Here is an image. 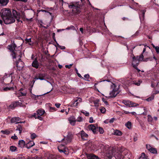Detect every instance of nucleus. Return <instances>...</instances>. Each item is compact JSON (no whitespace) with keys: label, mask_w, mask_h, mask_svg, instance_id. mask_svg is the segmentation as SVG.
<instances>
[{"label":"nucleus","mask_w":159,"mask_h":159,"mask_svg":"<svg viewBox=\"0 0 159 159\" xmlns=\"http://www.w3.org/2000/svg\"><path fill=\"white\" fill-rule=\"evenodd\" d=\"M36 134L34 133H33L31 135V138L32 139H34L36 138Z\"/></svg>","instance_id":"49530a36"},{"label":"nucleus","mask_w":159,"mask_h":159,"mask_svg":"<svg viewBox=\"0 0 159 159\" xmlns=\"http://www.w3.org/2000/svg\"><path fill=\"white\" fill-rule=\"evenodd\" d=\"M15 102L16 104V107H21L22 106V104L21 102H19L17 101H16Z\"/></svg>","instance_id":"f704fd0d"},{"label":"nucleus","mask_w":159,"mask_h":159,"mask_svg":"<svg viewBox=\"0 0 159 159\" xmlns=\"http://www.w3.org/2000/svg\"><path fill=\"white\" fill-rule=\"evenodd\" d=\"M131 123L130 122L128 121L125 124V126L129 129H130L131 127Z\"/></svg>","instance_id":"c756f323"},{"label":"nucleus","mask_w":159,"mask_h":159,"mask_svg":"<svg viewBox=\"0 0 159 159\" xmlns=\"http://www.w3.org/2000/svg\"><path fill=\"white\" fill-rule=\"evenodd\" d=\"M45 75L44 74H40L38 75V77H35V79L36 80L39 79L40 80H44V78Z\"/></svg>","instance_id":"412c9836"},{"label":"nucleus","mask_w":159,"mask_h":159,"mask_svg":"<svg viewBox=\"0 0 159 159\" xmlns=\"http://www.w3.org/2000/svg\"><path fill=\"white\" fill-rule=\"evenodd\" d=\"M32 66L33 67L35 68L36 69H37L39 68V65L36 58H35L32 62Z\"/></svg>","instance_id":"dca6fc26"},{"label":"nucleus","mask_w":159,"mask_h":159,"mask_svg":"<svg viewBox=\"0 0 159 159\" xmlns=\"http://www.w3.org/2000/svg\"><path fill=\"white\" fill-rule=\"evenodd\" d=\"M114 120L115 118H112L109 120V122H110V123H113L114 121Z\"/></svg>","instance_id":"5fc2aeb1"},{"label":"nucleus","mask_w":159,"mask_h":159,"mask_svg":"<svg viewBox=\"0 0 159 159\" xmlns=\"http://www.w3.org/2000/svg\"><path fill=\"white\" fill-rule=\"evenodd\" d=\"M80 30L82 34L83 33V29L82 28H80Z\"/></svg>","instance_id":"0e129e2a"},{"label":"nucleus","mask_w":159,"mask_h":159,"mask_svg":"<svg viewBox=\"0 0 159 159\" xmlns=\"http://www.w3.org/2000/svg\"><path fill=\"white\" fill-rule=\"evenodd\" d=\"M131 57L132 59V65L133 67L136 69L138 72H140V70L138 68L137 66L139 64V61L143 60V55L142 54L140 56H137L135 57L133 54H132L131 56Z\"/></svg>","instance_id":"f03ea898"},{"label":"nucleus","mask_w":159,"mask_h":159,"mask_svg":"<svg viewBox=\"0 0 159 159\" xmlns=\"http://www.w3.org/2000/svg\"><path fill=\"white\" fill-rule=\"evenodd\" d=\"M82 99L81 98H78V99L77 100H75L74 101V102H76L77 101H79V102H82Z\"/></svg>","instance_id":"3c124183"},{"label":"nucleus","mask_w":159,"mask_h":159,"mask_svg":"<svg viewBox=\"0 0 159 159\" xmlns=\"http://www.w3.org/2000/svg\"><path fill=\"white\" fill-rule=\"evenodd\" d=\"M9 107L11 109H14L15 107H16V104H15V102H13L9 106Z\"/></svg>","instance_id":"bb28decb"},{"label":"nucleus","mask_w":159,"mask_h":159,"mask_svg":"<svg viewBox=\"0 0 159 159\" xmlns=\"http://www.w3.org/2000/svg\"><path fill=\"white\" fill-rule=\"evenodd\" d=\"M100 111L101 112L103 113H105V112H106L105 109L104 107H101L100 108Z\"/></svg>","instance_id":"37998d69"},{"label":"nucleus","mask_w":159,"mask_h":159,"mask_svg":"<svg viewBox=\"0 0 159 159\" xmlns=\"http://www.w3.org/2000/svg\"><path fill=\"white\" fill-rule=\"evenodd\" d=\"M122 19L124 20H129L128 18L125 17H123Z\"/></svg>","instance_id":"69168bd1"},{"label":"nucleus","mask_w":159,"mask_h":159,"mask_svg":"<svg viewBox=\"0 0 159 159\" xmlns=\"http://www.w3.org/2000/svg\"><path fill=\"white\" fill-rule=\"evenodd\" d=\"M16 66L19 70L21 69L24 66V63L20 58L16 62Z\"/></svg>","instance_id":"f8f14e48"},{"label":"nucleus","mask_w":159,"mask_h":159,"mask_svg":"<svg viewBox=\"0 0 159 159\" xmlns=\"http://www.w3.org/2000/svg\"><path fill=\"white\" fill-rule=\"evenodd\" d=\"M113 134L117 136H121L122 134V132L118 130H116L113 132Z\"/></svg>","instance_id":"5701e85b"},{"label":"nucleus","mask_w":159,"mask_h":159,"mask_svg":"<svg viewBox=\"0 0 159 159\" xmlns=\"http://www.w3.org/2000/svg\"><path fill=\"white\" fill-rule=\"evenodd\" d=\"M81 113L85 115L86 116H89V113L88 111H84L82 110L81 111Z\"/></svg>","instance_id":"e433bc0d"},{"label":"nucleus","mask_w":159,"mask_h":159,"mask_svg":"<svg viewBox=\"0 0 159 159\" xmlns=\"http://www.w3.org/2000/svg\"><path fill=\"white\" fill-rule=\"evenodd\" d=\"M45 112L44 110L43 109H39L37 111V114L42 116L44 113Z\"/></svg>","instance_id":"b1692460"},{"label":"nucleus","mask_w":159,"mask_h":159,"mask_svg":"<svg viewBox=\"0 0 159 159\" xmlns=\"http://www.w3.org/2000/svg\"><path fill=\"white\" fill-rule=\"evenodd\" d=\"M25 141L23 140H20L18 143V146L21 148H23L26 145Z\"/></svg>","instance_id":"6ab92c4d"},{"label":"nucleus","mask_w":159,"mask_h":159,"mask_svg":"<svg viewBox=\"0 0 159 159\" xmlns=\"http://www.w3.org/2000/svg\"><path fill=\"white\" fill-rule=\"evenodd\" d=\"M3 20L6 24H11L15 21V18L11 16V15L6 17H3Z\"/></svg>","instance_id":"6e6552de"},{"label":"nucleus","mask_w":159,"mask_h":159,"mask_svg":"<svg viewBox=\"0 0 159 159\" xmlns=\"http://www.w3.org/2000/svg\"><path fill=\"white\" fill-rule=\"evenodd\" d=\"M72 65H73V64H71L69 65H66L65 66L66 68H68L69 69H70L71 67V66H72Z\"/></svg>","instance_id":"864d4df0"},{"label":"nucleus","mask_w":159,"mask_h":159,"mask_svg":"<svg viewBox=\"0 0 159 159\" xmlns=\"http://www.w3.org/2000/svg\"><path fill=\"white\" fill-rule=\"evenodd\" d=\"M27 93L26 92H19V95L21 96H24L26 95Z\"/></svg>","instance_id":"72a5a7b5"},{"label":"nucleus","mask_w":159,"mask_h":159,"mask_svg":"<svg viewBox=\"0 0 159 159\" xmlns=\"http://www.w3.org/2000/svg\"><path fill=\"white\" fill-rule=\"evenodd\" d=\"M9 2L8 0H0V4L2 6H6Z\"/></svg>","instance_id":"4be33fe9"},{"label":"nucleus","mask_w":159,"mask_h":159,"mask_svg":"<svg viewBox=\"0 0 159 159\" xmlns=\"http://www.w3.org/2000/svg\"><path fill=\"white\" fill-rule=\"evenodd\" d=\"M81 137L83 140H86L88 137V135L83 130L81 131Z\"/></svg>","instance_id":"a211bd4d"},{"label":"nucleus","mask_w":159,"mask_h":159,"mask_svg":"<svg viewBox=\"0 0 159 159\" xmlns=\"http://www.w3.org/2000/svg\"><path fill=\"white\" fill-rule=\"evenodd\" d=\"M142 81L141 80H139L138 81H133V84L137 85L139 86L140 84L142 83Z\"/></svg>","instance_id":"cd10ccee"},{"label":"nucleus","mask_w":159,"mask_h":159,"mask_svg":"<svg viewBox=\"0 0 159 159\" xmlns=\"http://www.w3.org/2000/svg\"><path fill=\"white\" fill-rule=\"evenodd\" d=\"M152 45L153 47L155 49V50L159 48L158 46H155L153 44H152Z\"/></svg>","instance_id":"13d9d810"},{"label":"nucleus","mask_w":159,"mask_h":159,"mask_svg":"<svg viewBox=\"0 0 159 159\" xmlns=\"http://www.w3.org/2000/svg\"><path fill=\"white\" fill-rule=\"evenodd\" d=\"M41 116L39 115H37V117H35V119H38L40 120H42L43 118Z\"/></svg>","instance_id":"de8ad7c7"},{"label":"nucleus","mask_w":159,"mask_h":159,"mask_svg":"<svg viewBox=\"0 0 159 159\" xmlns=\"http://www.w3.org/2000/svg\"><path fill=\"white\" fill-rule=\"evenodd\" d=\"M66 145V144H65L64 143V144L61 145L58 147V149L60 152H64L65 154H68V152L66 150V148H62V147H63L64 148V146Z\"/></svg>","instance_id":"ddd939ff"},{"label":"nucleus","mask_w":159,"mask_h":159,"mask_svg":"<svg viewBox=\"0 0 159 159\" xmlns=\"http://www.w3.org/2000/svg\"><path fill=\"white\" fill-rule=\"evenodd\" d=\"M69 8L73 9L72 12L76 14H79L80 12V5L79 2H72L69 4L67 3Z\"/></svg>","instance_id":"7ed1b4c3"},{"label":"nucleus","mask_w":159,"mask_h":159,"mask_svg":"<svg viewBox=\"0 0 159 159\" xmlns=\"http://www.w3.org/2000/svg\"><path fill=\"white\" fill-rule=\"evenodd\" d=\"M17 148L13 146H11L10 147V149L12 152H15L16 151Z\"/></svg>","instance_id":"2f4dec72"},{"label":"nucleus","mask_w":159,"mask_h":159,"mask_svg":"<svg viewBox=\"0 0 159 159\" xmlns=\"http://www.w3.org/2000/svg\"><path fill=\"white\" fill-rule=\"evenodd\" d=\"M13 15L14 17H13L15 19H16L18 22H21L22 23L21 20H20V13L19 12H17L15 10H13L12 11Z\"/></svg>","instance_id":"9d476101"},{"label":"nucleus","mask_w":159,"mask_h":159,"mask_svg":"<svg viewBox=\"0 0 159 159\" xmlns=\"http://www.w3.org/2000/svg\"><path fill=\"white\" fill-rule=\"evenodd\" d=\"M68 120L70 124L72 125H74L75 124L76 119L74 116H71L68 118Z\"/></svg>","instance_id":"2eb2a0df"},{"label":"nucleus","mask_w":159,"mask_h":159,"mask_svg":"<svg viewBox=\"0 0 159 159\" xmlns=\"http://www.w3.org/2000/svg\"><path fill=\"white\" fill-rule=\"evenodd\" d=\"M141 12L142 13V14L141 16H139V17L141 20H143L144 19L145 11V10H142L141 11Z\"/></svg>","instance_id":"a878e982"},{"label":"nucleus","mask_w":159,"mask_h":159,"mask_svg":"<svg viewBox=\"0 0 159 159\" xmlns=\"http://www.w3.org/2000/svg\"><path fill=\"white\" fill-rule=\"evenodd\" d=\"M75 103L74 102V103H70L69 104V106L70 107H73V106H78V104H79V102H76V103L75 104Z\"/></svg>","instance_id":"4c0bfd02"},{"label":"nucleus","mask_w":159,"mask_h":159,"mask_svg":"<svg viewBox=\"0 0 159 159\" xmlns=\"http://www.w3.org/2000/svg\"><path fill=\"white\" fill-rule=\"evenodd\" d=\"M145 156V154L144 153H142L139 158V159H146Z\"/></svg>","instance_id":"a19ab883"},{"label":"nucleus","mask_w":159,"mask_h":159,"mask_svg":"<svg viewBox=\"0 0 159 159\" xmlns=\"http://www.w3.org/2000/svg\"><path fill=\"white\" fill-rule=\"evenodd\" d=\"M149 151L151 153L154 154H157V149L156 148H154L153 147H152V148L149 150Z\"/></svg>","instance_id":"393cba45"},{"label":"nucleus","mask_w":159,"mask_h":159,"mask_svg":"<svg viewBox=\"0 0 159 159\" xmlns=\"http://www.w3.org/2000/svg\"><path fill=\"white\" fill-rule=\"evenodd\" d=\"M20 118L18 117H14L13 118H12L11 120V123H14L15 122H16V124H18L19 123H24L25 122V121H23V122H18L20 120Z\"/></svg>","instance_id":"4468645a"},{"label":"nucleus","mask_w":159,"mask_h":159,"mask_svg":"<svg viewBox=\"0 0 159 159\" xmlns=\"http://www.w3.org/2000/svg\"><path fill=\"white\" fill-rule=\"evenodd\" d=\"M0 13L2 19H3V17H6L11 14V10L9 9L6 8L2 9L1 10Z\"/></svg>","instance_id":"0eeeda50"},{"label":"nucleus","mask_w":159,"mask_h":159,"mask_svg":"<svg viewBox=\"0 0 159 159\" xmlns=\"http://www.w3.org/2000/svg\"><path fill=\"white\" fill-rule=\"evenodd\" d=\"M89 75L88 74H85L84 76V79L86 80H88L89 78Z\"/></svg>","instance_id":"a18cd8bd"},{"label":"nucleus","mask_w":159,"mask_h":159,"mask_svg":"<svg viewBox=\"0 0 159 159\" xmlns=\"http://www.w3.org/2000/svg\"><path fill=\"white\" fill-rule=\"evenodd\" d=\"M22 127L21 125H18L17 127L16 130H18L19 132V134H20L22 131Z\"/></svg>","instance_id":"c85d7f7f"},{"label":"nucleus","mask_w":159,"mask_h":159,"mask_svg":"<svg viewBox=\"0 0 159 159\" xmlns=\"http://www.w3.org/2000/svg\"><path fill=\"white\" fill-rule=\"evenodd\" d=\"M35 144L33 141H30L27 143L26 145V147L28 149H30Z\"/></svg>","instance_id":"f3484780"},{"label":"nucleus","mask_w":159,"mask_h":159,"mask_svg":"<svg viewBox=\"0 0 159 159\" xmlns=\"http://www.w3.org/2000/svg\"><path fill=\"white\" fill-rule=\"evenodd\" d=\"M93 118L92 117H90L89 118V122L90 123H92L93 122Z\"/></svg>","instance_id":"603ef678"},{"label":"nucleus","mask_w":159,"mask_h":159,"mask_svg":"<svg viewBox=\"0 0 159 159\" xmlns=\"http://www.w3.org/2000/svg\"><path fill=\"white\" fill-rule=\"evenodd\" d=\"M17 46L14 43V41H12L11 44L8 46L7 48L12 53L11 55L13 59L16 58L17 57V55L15 52V49L16 48Z\"/></svg>","instance_id":"39448f33"},{"label":"nucleus","mask_w":159,"mask_h":159,"mask_svg":"<svg viewBox=\"0 0 159 159\" xmlns=\"http://www.w3.org/2000/svg\"><path fill=\"white\" fill-rule=\"evenodd\" d=\"M102 101H103V102L105 103V104L106 105L108 104V102L106 101H105L104 99V98L102 99Z\"/></svg>","instance_id":"e2e57ef3"},{"label":"nucleus","mask_w":159,"mask_h":159,"mask_svg":"<svg viewBox=\"0 0 159 159\" xmlns=\"http://www.w3.org/2000/svg\"><path fill=\"white\" fill-rule=\"evenodd\" d=\"M41 116L39 115H37V117H35V119H38L40 120H42L43 118Z\"/></svg>","instance_id":"09e8293b"},{"label":"nucleus","mask_w":159,"mask_h":159,"mask_svg":"<svg viewBox=\"0 0 159 159\" xmlns=\"http://www.w3.org/2000/svg\"><path fill=\"white\" fill-rule=\"evenodd\" d=\"M148 121L149 122H152L153 120V118L150 115H148Z\"/></svg>","instance_id":"473e14b6"},{"label":"nucleus","mask_w":159,"mask_h":159,"mask_svg":"<svg viewBox=\"0 0 159 159\" xmlns=\"http://www.w3.org/2000/svg\"><path fill=\"white\" fill-rule=\"evenodd\" d=\"M55 106L57 108H58L60 107V106L61 105V104L60 103H56L55 104Z\"/></svg>","instance_id":"6e6d98bb"},{"label":"nucleus","mask_w":159,"mask_h":159,"mask_svg":"<svg viewBox=\"0 0 159 159\" xmlns=\"http://www.w3.org/2000/svg\"><path fill=\"white\" fill-rule=\"evenodd\" d=\"M130 113H131L132 114L134 115H136V113L135 112H130Z\"/></svg>","instance_id":"338daca9"},{"label":"nucleus","mask_w":159,"mask_h":159,"mask_svg":"<svg viewBox=\"0 0 159 159\" xmlns=\"http://www.w3.org/2000/svg\"><path fill=\"white\" fill-rule=\"evenodd\" d=\"M88 159H99V158L95 155L90 154H88L87 156Z\"/></svg>","instance_id":"aec40b11"},{"label":"nucleus","mask_w":159,"mask_h":159,"mask_svg":"<svg viewBox=\"0 0 159 159\" xmlns=\"http://www.w3.org/2000/svg\"><path fill=\"white\" fill-rule=\"evenodd\" d=\"M75 27L73 25H71L70 26L66 28V30H75Z\"/></svg>","instance_id":"ea45409f"},{"label":"nucleus","mask_w":159,"mask_h":159,"mask_svg":"<svg viewBox=\"0 0 159 159\" xmlns=\"http://www.w3.org/2000/svg\"><path fill=\"white\" fill-rule=\"evenodd\" d=\"M83 119L81 117H79L77 119H76V121L81 122L83 121Z\"/></svg>","instance_id":"c03bdc74"},{"label":"nucleus","mask_w":159,"mask_h":159,"mask_svg":"<svg viewBox=\"0 0 159 159\" xmlns=\"http://www.w3.org/2000/svg\"><path fill=\"white\" fill-rule=\"evenodd\" d=\"M72 137V133L71 132H69L66 138H63L61 141H59L58 142H63L65 144H67L71 142Z\"/></svg>","instance_id":"423d86ee"},{"label":"nucleus","mask_w":159,"mask_h":159,"mask_svg":"<svg viewBox=\"0 0 159 159\" xmlns=\"http://www.w3.org/2000/svg\"><path fill=\"white\" fill-rule=\"evenodd\" d=\"M122 103L129 107H137L138 104L129 100H123Z\"/></svg>","instance_id":"1a4fd4ad"},{"label":"nucleus","mask_w":159,"mask_h":159,"mask_svg":"<svg viewBox=\"0 0 159 159\" xmlns=\"http://www.w3.org/2000/svg\"><path fill=\"white\" fill-rule=\"evenodd\" d=\"M116 152V149L112 148L111 150L106 152V156L109 158L114 156L116 159H123L124 158V155H126L128 153V151L123 147L118 148L117 152Z\"/></svg>","instance_id":"f257e3e1"},{"label":"nucleus","mask_w":159,"mask_h":159,"mask_svg":"<svg viewBox=\"0 0 159 159\" xmlns=\"http://www.w3.org/2000/svg\"><path fill=\"white\" fill-rule=\"evenodd\" d=\"M14 89L13 87H6V88H4L3 89V90L4 91H7L8 90H13Z\"/></svg>","instance_id":"7c9ffc66"},{"label":"nucleus","mask_w":159,"mask_h":159,"mask_svg":"<svg viewBox=\"0 0 159 159\" xmlns=\"http://www.w3.org/2000/svg\"><path fill=\"white\" fill-rule=\"evenodd\" d=\"M1 132L4 134H8L10 133V131L8 130H2Z\"/></svg>","instance_id":"c9c22d12"},{"label":"nucleus","mask_w":159,"mask_h":159,"mask_svg":"<svg viewBox=\"0 0 159 159\" xmlns=\"http://www.w3.org/2000/svg\"><path fill=\"white\" fill-rule=\"evenodd\" d=\"M158 48L156 50V51L157 53H159V46H158Z\"/></svg>","instance_id":"774afa93"},{"label":"nucleus","mask_w":159,"mask_h":159,"mask_svg":"<svg viewBox=\"0 0 159 159\" xmlns=\"http://www.w3.org/2000/svg\"><path fill=\"white\" fill-rule=\"evenodd\" d=\"M88 128L89 130H92L94 134H97L98 131V127H96L93 124L89 125Z\"/></svg>","instance_id":"9b49d317"},{"label":"nucleus","mask_w":159,"mask_h":159,"mask_svg":"<svg viewBox=\"0 0 159 159\" xmlns=\"http://www.w3.org/2000/svg\"><path fill=\"white\" fill-rule=\"evenodd\" d=\"M11 138L14 139H18V137L17 136L15 135L14 136H11Z\"/></svg>","instance_id":"4d7b16f0"},{"label":"nucleus","mask_w":159,"mask_h":159,"mask_svg":"<svg viewBox=\"0 0 159 159\" xmlns=\"http://www.w3.org/2000/svg\"><path fill=\"white\" fill-rule=\"evenodd\" d=\"M26 41L27 42H31V39L30 38L29 39H26Z\"/></svg>","instance_id":"052dcab7"},{"label":"nucleus","mask_w":159,"mask_h":159,"mask_svg":"<svg viewBox=\"0 0 159 159\" xmlns=\"http://www.w3.org/2000/svg\"><path fill=\"white\" fill-rule=\"evenodd\" d=\"M146 148L148 151H149V150L152 148V147H151L150 144H146Z\"/></svg>","instance_id":"79ce46f5"},{"label":"nucleus","mask_w":159,"mask_h":159,"mask_svg":"<svg viewBox=\"0 0 159 159\" xmlns=\"http://www.w3.org/2000/svg\"><path fill=\"white\" fill-rule=\"evenodd\" d=\"M154 98V97H151L147 99L146 100L148 101L152 100Z\"/></svg>","instance_id":"8fccbe9b"},{"label":"nucleus","mask_w":159,"mask_h":159,"mask_svg":"<svg viewBox=\"0 0 159 159\" xmlns=\"http://www.w3.org/2000/svg\"><path fill=\"white\" fill-rule=\"evenodd\" d=\"M57 45L58 46V47H60V48H61V49H65V47L64 46H62V48H61V46H60L58 44H57Z\"/></svg>","instance_id":"680f3d73"},{"label":"nucleus","mask_w":159,"mask_h":159,"mask_svg":"<svg viewBox=\"0 0 159 159\" xmlns=\"http://www.w3.org/2000/svg\"><path fill=\"white\" fill-rule=\"evenodd\" d=\"M37 113H34L33 115H32V116L33 117H34L35 118V117H37Z\"/></svg>","instance_id":"bf43d9fd"},{"label":"nucleus","mask_w":159,"mask_h":159,"mask_svg":"<svg viewBox=\"0 0 159 159\" xmlns=\"http://www.w3.org/2000/svg\"><path fill=\"white\" fill-rule=\"evenodd\" d=\"M111 87L112 89V91L109 93V98H114L120 92L119 90V86L116 85L115 84L112 83Z\"/></svg>","instance_id":"20e7f679"},{"label":"nucleus","mask_w":159,"mask_h":159,"mask_svg":"<svg viewBox=\"0 0 159 159\" xmlns=\"http://www.w3.org/2000/svg\"><path fill=\"white\" fill-rule=\"evenodd\" d=\"M98 130L101 134H102L104 133V130L102 128L100 127H98Z\"/></svg>","instance_id":"58836bf2"}]
</instances>
